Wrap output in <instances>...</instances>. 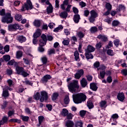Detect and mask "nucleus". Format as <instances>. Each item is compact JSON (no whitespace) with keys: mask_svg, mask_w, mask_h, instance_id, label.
<instances>
[{"mask_svg":"<svg viewBox=\"0 0 127 127\" xmlns=\"http://www.w3.org/2000/svg\"><path fill=\"white\" fill-rule=\"evenodd\" d=\"M77 73H78L81 76H82L84 75V70L80 69L77 71Z\"/></svg>","mask_w":127,"mask_h":127,"instance_id":"62","label":"nucleus"},{"mask_svg":"<svg viewBox=\"0 0 127 127\" xmlns=\"http://www.w3.org/2000/svg\"><path fill=\"white\" fill-rule=\"evenodd\" d=\"M41 35V30L39 29H37L36 32L34 34L33 36L34 38H37Z\"/></svg>","mask_w":127,"mask_h":127,"instance_id":"16","label":"nucleus"},{"mask_svg":"<svg viewBox=\"0 0 127 127\" xmlns=\"http://www.w3.org/2000/svg\"><path fill=\"white\" fill-rule=\"evenodd\" d=\"M117 99L119 100V101H120V102H124L125 97V94L124 93H120L117 95Z\"/></svg>","mask_w":127,"mask_h":127,"instance_id":"12","label":"nucleus"},{"mask_svg":"<svg viewBox=\"0 0 127 127\" xmlns=\"http://www.w3.org/2000/svg\"><path fill=\"white\" fill-rule=\"evenodd\" d=\"M4 61H6V62H7V61H9V60H10V56L9 55H5L4 56L2 57Z\"/></svg>","mask_w":127,"mask_h":127,"instance_id":"34","label":"nucleus"},{"mask_svg":"<svg viewBox=\"0 0 127 127\" xmlns=\"http://www.w3.org/2000/svg\"><path fill=\"white\" fill-rule=\"evenodd\" d=\"M4 50H5V52H8V51H9V46L8 45H6L4 47Z\"/></svg>","mask_w":127,"mask_h":127,"instance_id":"53","label":"nucleus"},{"mask_svg":"<svg viewBox=\"0 0 127 127\" xmlns=\"http://www.w3.org/2000/svg\"><path fill=\"white\" fill-rule=\"evenodd\" d=\"M70 102V99H69V96H66L64 97V103L65 104V105H68L69 104V102Z\"/></svg>","mask_w":127,"mask_h":127,"instance_id":"35","label":"nucleus"},{"mask_svg":"<svg viewBox=\"0 0 127 127\" xmlns=\"http://www.w3.org/2000/svg\"><path fill=\"white\" fill-rule=\"evenodd\" d=\"M16 71L17 73V74H19L20 75H21V73L23 71V68L19 66H16Z\"/></svg>","mask_w":127,"mask_h":127,"instance_id":"23","label":"nucleus"},{"mask_svg":"<svg viewBox=\"0 0 127 127\" xmlns=\"http://www.w3.org/2000/svg\"><path fill=\"white\" fill-rule=\"evenodd\" d=\"M105 75H106V72H105V70H103L100 72V75H99L98 77L99 79H104V78H105Z\"/></svg>","mask_w":127,"mask_h":127,"instance_id":"30","label":"nucleus"},{"mask_svg":"<svg viewBox=\"0 0 127 127\" xmlns=\"http://www.w3.org/2000/svg\"><path fill=\"white\" fill-rule=\"evenodd\" d=\"M73 20L75 23H78V22H79V20H80V15L79 14L75 15Z\"/></svg>","mask_w":127,"mask_h":127,"instance_id":"28","label":"nucleus"},{"mask_svg":"<svg viewBox=\"0 0 127 127\" xmlns=\"http://www.w3.org/2000/svg\"><path fill=\"white\" fill-rule=\"evenodd\" d=\"M120 24V22L118 20H114L112 22V26H118V25Z\"/></svg>","mask_w":127,"mask_h":127,"instance_id":"44","label":"nucleus"},{"mask_svg":"<svg viewBox=\"0 0 127 127\" xmlns=\"http://www.w3.org/2000/svg\"><path fill=\"white\" fill-rule=\"evenodd\" d=\"M68 15V13H67V12L64 11L62 12L61 14H60V16L61 17H63V18H66Z\"/></svg>","mask_w":127,"mask_h":127,"instance_id":"31","label":"nucleus"},{"mask_svg":"<svg viewBox=\"0 0 127 127\" xmlns=\"http://www.w3.org/2000/svg\"><path fill=\"white\" fill-rule=\"evenodd\" d=\"M106 8L108 10H111L112 9V5L110 3H106Z\"/></svg>","mask_w":127,"mask_h":127,"instance_id":"43","label":"nucleus"},{"mask_svg":"<svg viewBox=\"0 0 127 127\" xmlns=\"http://www.w3.org/2000/svg\"><path fill=\"white\" fill-rule=\"evenodd\" d=\"M22 56V52L21 51H18L16 53V58L19 59Z\"/></svg>","mask_w":127,"mask_h":127,"instance_id":"39","label":"nucleus"},{"mask_svg":"<svg viewBox=\"0 0 127 127\" xmlns=\"http://www.w3.org/2000/svg\"><path fill=\"white\" fill-rule=\"evenodd\" d=\"M90 52H85V56L87 59H93L94 58V56Z\"/></svg>","mask_w":127,"mask_h":127,"instance_id":"18","label":"nucleus"},{"mask_svg":"<svg viewBox=\"0 0 127 127\" xmlns=\"http://www.w3.org/2000/svg\"><path fill=\"white\" fill-rule=\"evenodd\" d=\"M66 117L67 120H72L74 117V115L71 113H68Z\"/></svg>","mask_w":127,"mask_h":127,"instance_id":"42","label":"nucleus"},{"mask_svg":"<svg viewBox=\"0 0 127 127\" xmlns=\"http://www.w3.org/2000/svg\"><path fill=\"white\" fill-rule=\"evenodd\" d=\"M55 26V24H54V23H50L48 25L49 27L51 29H52V28H53Z\"/></svg>","mask_w":127,"mask_h":127,"instance_id":"56","label":"nucleus"},{"mask_svg":"<svg viewBox=\"0 0 127 127\" xmlns=\"http://www.w3.org/2000/svg\"><path fill=\"white\" fill-rule=\"evenodd\" d=\"M69 113V111L66 109H63L62 111L61 112V116L63 117H66L68 114Z\"/></svg>","mask_w":127,"mask_h":127,"instance_id":"15","label":"nucleus"},{"mask_svg":"<svg viewBox=\"0 0 127 127\" xmlns=\"http://www.w3.org/2000/svg\"><path fill=\"white\" fill-rule=\"evenodd\" d=\"M98 17V13L95 10H92L90 11V16L89 18L90 22H94L95 19Z\"/></svg>","mask_w":127,"mask_h":127,"instance_id":"7","label":"nucleus"},{"mask_svg":"<svg viewBox=\"0 0 127 127\" xmlns=\"http://www.w3.org/2000/svg\"><path fill=\"white\" fill-rule=\"evenodd\" d=\"M55 50L54 49H50L48 51V54L49 55H51V54H55Z\"/></svg>","mask_w":127,"mask_h":127,"instance_id":"48","label":"nucleus"},{"mask_svg":"<svg viewBox=\"0 0 127 127\" xmlns=\"http://www.w3.org/2000/svg\"><path fill=\"white\" fill-rule=\"evenodd\" d=\"M12 19L13 18L11 17L10 13H8L2 18V22L4 23H5V22H6V23H11V22H12Z\"/></svg>","mask_w":127,"mask_h":127,"instance_id":"6","label":"nucleus"},{"mask_svg":"<svg viewBox=\"0 0 127 127\" xmlns=\"http://www.w3.org/2000/svg\"><path fill=\"white\" fill-rule=\"evenodd\" d=\"M90 89L92 90V91H96L98 87H97V85L95 83H90Z\"/></svg>","mask_w":127,"mask_h":127,"instance_id":"29","label":"nucleus"},{"mask_svg":"<svg viewBox=\"0 0 127 127\" xmlns=\"http://www.w3.org/2000/svg\"><path fill=\"white\" fill-rule=\"evenodd\" d=\"M42 40H40L39 45L40 47L38 48V51L39 52H44V48L42 46L46 45V42L47 41V39L46 38V35L43 34L41 36Z\"/></svg>","mask_w":127,"mask_h":127,"instance_id":"4","label":"nucleus"},{"mask_svg":"<svg viewBox=\"0 0 127 127\" xmlns=\"http://www.w3.org/2000/svg\"><path fill=\"white\" fill-rule=\"evenodd\" d=\"M20 4V1L18 0H16L14 2V5L15 6H18V5Z\"/></svg>","mask_w":127,"mask_h":127,"instance_id":"55","label":"nucleus"},{"mask_svg":"<svg viewBox=\"0 0 127 127\" xmlns=\"http://www.w3.org/2000/svg\"><path fill=\"white\" fill-rule=\"evenodd\" d=\"M87 107L89 109H92V108H93L94 106L93 105V103L91 100L87 101Z\"/></svg>","mask_w":127,"mask_h":127,"instance_id":"36","label":"nucleus"},{"mask_svg":"<svg viewBox=\"0 0 127 127\" xmlns=\"http://www.w3.org/2000/svg\"><path fill=\"white\" fill-rule=\"evenodd\" d=\"M33 98L35 100H40V101L42 102L47 100L48 95L47 93L44 91L41 92V95L39 92H37L34 94Z\"/></svg>","mask_w":127,"mask_h":127,"instance_id":"2","label":"nucleus"},{"mask_svg":"<svg viewBox=\"0 0 127 127\" xmlns=\"http://www.w3.org/2000/svg\"><path fill=\"white\" fill-rule=\"evenodd\" d=\"M108 46L106 47V48H110V47H113V42L110 41L108 43Z\"/></svg>","mask_w":127,"mask_h":127,"instance_id":"63","label":"nucleus"},{"mask_svg":"<svg viewBox=\"0 0 127 127\" xmlns=\"http://www.w3.org/2000/svg\"><path fill=\"white\" fill-rule=\"evenodd\" d=\"M33 6L32 3L30 0H27L26 2L25 3L21 8V11H25V10H28L29 9H32Z\"/></svg>","mask_w":127,"mask_h":127,"instance_id":"5","label":"nucleus"},{"mask_svg":"<svg viewBox=\"0 0 127 127\" xmlns=\"http://www.w3.org/2000/svg\"><path fill=\"white\" fill-rule=\"evenodd\" d=\"M46 3L48 5L47 6V11L48 13H52V12H53V7H52V5L49 2V1H47Z\"/></svg>","mask_w":127,"mask_h":127,"instance_id":"10","label":"nucleus"},{"mask_svg":"<svg viewBox=\"0 0 127 127\" xmlns=\"http://www.w3.org/2000/svg\"><path fill=\"white\" fill-rule=\"evenodd\" d=\"M114 43L115 46L116 47H118L119 45H120V40L119 39H116L114 41Z\"/></svg>","mask_w":127,"mask_h":127,"instance_id":"45","label":"nucleus"},{"mask_svg":"<svg viewBox=\"0 0 127 127\" xmlns=\"http://www.w3.org/2000/svg\"><path fill=\"white\" fill-rule=\"evenodd\" d=\"M10 122H12L13 123H20V120H18V119H11L10 120Z\"/></svg>","mask_w":127,"mask_h":127,"instance_id":"57","label":"nucleus"},{"mask_svg":"<svg viewBox=\"0 0 127 127\" xmlns=\"http://www.w3.org/2000/svg\"><path fill=\"white\" fill-rule=\"evenodd\" d=\"M25 112L26 114H27V115H30V114H32V112L30 111V109L28 108H26L25 109Z\"/></svg>","mask_w":127,"mask_h":127,"instance_id":"50","label":"nucleus"},{"mask_svg":"<svg viewBox=\"0 0 127 127\" xmlns=\"http://www.w3.org/2000/svg\"><path fill=\"white\" fill-rule=\"evenodd\" d=\"M69 39L64 40V41H63V44H64V45H69Z\"/></svg>","mask_w":127,"mask_h":127,"instance_id":"51","label":"nucleus"},{"mask_svg":"<svg viewBox=\"0 0 127 127\" xmlns=\"http://www.w3.org/2000/svg\"><path fill=\"white\" fill-rule=\"evenodd\" d=\"M107 53L110 56H114V55H115V53H114V51L112 50H108L107 51Z\"/></svg>","mask_w":127,"mask_h":127,"instance_id":"37","label":"nucleus"},{"mask_svg":"<svg viewBox=\"0 0 127 127\" xmlns=\"http://www.w3.org/2000/svg\"><path fill=\"white\" fill-rule=\"evenodd\" d=\"M100 106L102 109H106L107 108V101H102L100 103Z\"/></svg>","mask_w":127,"mask_h":127,"instance_id":"24","label":"nucleus"},{"mask_svg":"<svg viewBox=\"0 0 127 127\" xmlns=\"http://www.w3.org/2000/svg\"><path fill=\"white\" fill-rule=\"evenodd\" d=\"M33 24L34 26L36 27H39L41 24V20H35L33 22Z\"/></svg>","mask_w":127,"mask_h":127,"instance_id":"19","label":"nucleus"},{"mask_svg":"<svg viewBox=\"0 0 127 127\" xmlns=\"http://www.w3.org/2000/svg\"><path fill=\"white\" fill-rule=\"evenodd\" d=\"M117 10L118 12H121V11H123L124 12V11L126 10V7L125 6V5L122 4L119 5V6L117 8Z\"/></svg>","mask_w":127,"mask_h":127,"instance_id":"13","label":"nucleus"},{"mask_svg":"<svg viewBox=\"0 0 127 127\" xmlns=\"http://www.w3.org/2000/svg\"><path fill=\"white\" fill-rule=\"evenodd\" d=\"M19 27V24L15 23L8 25V29L9 31H14V30L18 29Z\"/></svg>","mask_w":127,"mask_h":127,"instance_id":"8","label":"nucleus"},{"mask_svg":"<svg viewBox=\"0 0 127 127\" xmlns=\"http://www.w3.org/2000/svg\"><path fill=\"white\" fill-rule=\"evenodd\" d=\"M74 55L75 60H76V61H78L79 59V53L78 52V51L75 52Z\"/></svg>","mask_w":127,"mask_h":127,"instance_id":"46","label":"nucleus"},{"mask_svg":"<svg viewBox=\"0 0 127 127\" xmlns=\"http://www.w3.org/2000/svg\"><path fill=\"white\" fill-rule=\"evenodd\" d=\"M95 51V48L93 47L92 46L89 45L87 48L85 49V52H94Z\"/></svg>","mask_w":127,"mask_h":127,"instance_id":"20","label":"nucleus"},{"mask_svg":"<svg viewBox=\"0 0 127 127\" xmlns=\"http://www.w3.org/2000/svg\"><path fill=\"white\" fill-rule=\"evenodd\" d=\"M44 119V117H43V116L39 117V123L40 125L41 124V123H42Z\"/></svg>","mask_w":127,"mask_h":127,"instance_id":"58","label":"nucleus"},{"mask_svg":"<svg viewBox=\"0 0 127 127\" xmlns=\"http://www.w3.org/2000/svg\"><path fill=\"white\" fill-rule=\"evenodd\" d=\"M68 90L71 93L77 92V89H79V83L77 80H73L69 85H67Z\"/></svg>","mask_w":127,"mask_h":127,"instance_id":"3","label":"nucleus"},{"mask_svg":"<svg viewBox=\"0 0 127 127\" xmlns=\"http://www.w3.org/2000/svg\"><path fill=\"white\" fill-rule=\"evenodd\" d=\"M104 21H105V22H107L108 24H110L111 22H112V19L107 18L106 19H104Z\"/></svg>","mask_w":127,"mask_h":127,"instance_id":"52","label":"nucleus"},{"mask_svg":"<svg viewBox=\"0 0 127 127\" xmlns=\"http://www.w3.org/2000/svg\"><path fill=\"white\" fill-rule=\"evenodd\" d=\"M105 69H106V66H105L104 65H101L100 66V68H97V70H102V71H104Z\"/></svg>","mask_w":127,"mask_h":127,"instance_id":"64","label":"nucleus"},{"mask_svg":"<svg viewBox=\"0 0 127 127\" xmlns=\"http://www.w3.org/2000/svg\"><path fill=\"white\" fill-rule=\"evenodd\" d=\"M80 84L83 88H85V87H86V85L88 84V82H87V80H86V79L82 78L80 81Z\"/></svg>","mask_w":127,"mask_h":127,"instance_id":"22","label":"nucleus"},{"mask_svg":"<svg viewBox=\"0 0 127 127\" xmlns=\"http://www.w3.org/2000/svg\"><path fill=\"white\" fill-rule=\"evenodd\" d=\"M90 31L91 32V33H95V32H97V31H98V28L95 26L92 27L90 29Z\"/></svg>","mask_w":127,"mask_h":127,"instance_id":"33","label":"nucleus"},{"mask_svg":"<svg viewBox=\"0 0 127 127\" xmlns=\"http://www.w3.org/2000/svg\"><path fill=\"white\" fill-rule=\"evenodd\" d=\"M98 38L103 42H106L108 40V37L105 35H99L98 36Z\"/></svg>","mask_w":127,"mask_h":127,"instance_id":"14","label":"nucleus"},{"mask_svg":"<svg viewBox=\"0 0 127 127\" xmlns=\"http://www.w3.org/2000/svg\"><path fill=\"white\" fill-rule=\"evenodd\" d=\"M80 115L81 116V117H84V116H85V115H86V111L82 110V111H80Z\"/></svg>","mask_w":127,"mask_h":127,"instance_id":"54","label":"nucleus"},{"mask_svg":"<svg viewBox=\"0 0 127 127\" xmlns=\"http://www.w3.org/2000/svg\"><path fill=\"white\" fill-rule=\"evenodd\" d=\"M83 124H84V123H83V122H82V121H77L75 123V127H83Z\"/></svg>","mask_w":127,"mask_h":127,"instance_id":"25","label":"nucleus"},{"mask_svg":"<svg viewBox=\"0 0 127 127\" xmlns=\"http://www.w3.org/2000/svg\"><path fill=\"white\" fill-rule=\"evenodd\" d=\"M101 47H102V43H101L100 42L96 44V48L97 49H100V48H101Z\"/></svg>","mask_w":127,"mask_h":127,"instance_id":"60","label":"nucleus"},{"mask_svg":"<svg viewBox=\"0 0 127 127\" xmlns=\"http://www.w3.org/2000/svg\"><path fill=\"white\" fill-rule=\"evenodd\" d=\"M72 99L75 104H81L82 102H85L87 99V96L84 93H78L72 95Z\"/></svg>","mask_w":127,"mask_h":127,"instance_id":"1","label":"nucleus"},{"mask_svg":"<svg viewBox=\"0 0 127 127\" xmlns=\"http://www.w3.org/2000/svg\"><path fill=\"white\" fill-rule=\"evenodd\" d=\"M68 4V1L67 0H65L64 1L63 4L61 5V8L62 9H65V5H67Z\"/></svg>","mask_w":127,"mask_h":127,"instance_id":"38","label":"nucleus"},{"mask_svg":"<svg viewBox=\"0 0 127 127\" xmlns=\"http://www.w3.org/2000/svg\"><path fill=\"white\" fill-rule=\"evenodd\" d=\"M117 119H119V115L117 114H115L112 116L111 121L112 122H114L115 121V120H117Z\"/></svg>","mask_w":127,"mask_h":127,"instance_id":"32","label":"nucleus"},{"mask_svg":"<svg viewBox=\"0 0 127 127\" xmlns=\"http://www.w3.org/2000/svg\"><path fill=\"white\" fill-rule=\"evenodd\" d=\"M75 79H80L81 78V75L78 73H76L74 76Z\"/></svg>","mask_w":127,"mask_h":127,"instance_id":"61","label":"nucleus"},{"mask_svg":"<svg viewBox=\"0 0 127 127\" xmlns=\"http://www.w3.org/2000/svg\"><path fill=\"white\" fill-rule=\"evenodd\" d=\"M3 97H8V91L5 90L4 89H3Z\"/></svg>","mask_w":127,"mask_h":127,"instance_id":"49","label":"nucleus"},{"mask_svg":"<svg viewBox=\"0 0 127 127\" xmlns=\"http://www.w3.org/2000/svg\"><path fill=\"white\" fill-rule=\"evenodd\" d=\"M21 75H22L23 77H27V76H28L29 74L27 72L23 70V72H22V73L21 74Z\"/></svg>","mask_w":127,"mask_h":127,"instance_id":"59","label":"nucleus"},{"mask_svg":"<svg viewBox=\"0 0 127 127\" xmlns=\"http://www.w3.org/2000/svg\"><path fill=\"white\" fill-rule=\"evenodd\" d=\"M59 96V94L57 92L54 93L52 96V100L53 101H56V100H57Z\"/></svg>","mask_w":127,"mask_h":127,"instance_id":"27","label":"nucleus"},{"mask_svg":"<svg viewBox=\"0 0 127 127\" xmlns=\"http://www.w3.org/2000/svg\"><path fill=\"white\" fill-rule=\"evenodd\" d=\"M18 40L20 43H22V42H25L26 40V38L23 36H19L18 37Z\"/></svg>","mask_w":127,"mask_h":127,"instance_id":"26","label":"nucleus"},{"mask_svg":"<svg viewBox=\"0 0 127 127\" xmlns=\"http://www.w3.org/2000/svg\"><path fill=\"white\" fill-rule=\"evenodd\" d=\"M65 126L66 127H74V122L72 121L68 120L65 123Z\"/></svg>","mask_w":127,"mask_h":127,"instance_id":"17","label":"nucleus"},{"mask_svg":"<svg viewBox=\"0 0 127 127\" xmlns=\"http://www.w3.org/2000/svg\"><path fill=\"white\" fill-rule=\"evenodd\" d=\"M22 15L19 14H16L15 15V19L17 21H21L22 20Z\"/></svg>","mask_w":127,"mask_h":127,"instance_id":"21","label":"nucleus"},{"mask_svg":"<svg viewBox=\"0 0 127 127\" xmlns=\"http://www.w3.org/2000/svg\"><path fill=\"white\" fill-rule=\"evenodd\" d=\"M61 29H63V27L62 26H59V27L54 29V32H58V31H59L60 30H61Z\"/></svg>","mask_w":127,"mask_h":127,"instance_id":"41","label":"nucleus"},{"mask_svg":"<svg viewBox=\"0 0 127 127\" xmlns=\"http://www.w3.org/2000/svg\"><path fill=\"white\" fill-rule=\"evenodd\" d=\"M21 119H22L23 122H28V120H29V117L28 116H21Z\"/></svg>","mask_w":127,"mask_h":127,"instance_id":"40","label":"nucleus"},{"mask_svg":"<svg viewBox=\"0 0 127 127\" xmlns=\"http://www.w3.org/2000/svg\"><path fill=\"white\" fill-rule=\"evenodd\" d=\"M41 60L43 64H45L47 62V58H46L45 56H44L41 58Z\"/></svg>","mask_w":127,"mask_h":127,"instance_id":"47","label":"nucleus"},{"mask_svg":"<svg viewBox=\"0 0 127 127\" xmlns=\"http://www.w3.org/2000/svg\"><path fill=\"white\" fill-rule=\"evenodd\" d=\"M79 30L80 31L77 32V35L79 38H83L86 34V30L83 28H79Z\"/></svg>","mask_w":127,"mask_h":127,"instance_id":"9","label":"nucleus"},{"mask_svg":"<svg viewBox=\"0 0 127 127\" xmlns=\"http://www.w3.org/2000/svg\"><path fill=\"white\" fill-rule=\"evenodd\" d=\"M51 79V76L50 75H45L42 79L41 82L42 83H46L48 81V80H50Z\"/></svg>","mask_w":127,"mask_h":127,"instance_id":"11","label":"nucleus"}]
</instances>
